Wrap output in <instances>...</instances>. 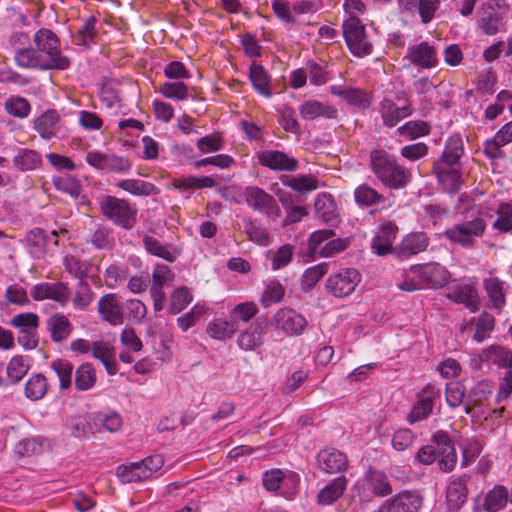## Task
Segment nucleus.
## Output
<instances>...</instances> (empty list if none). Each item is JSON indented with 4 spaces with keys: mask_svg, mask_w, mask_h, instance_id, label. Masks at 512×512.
Instances as JSON below:
<instances>
[{
    "mask_svg": "<svg viewBox=\"0 0 512 512\" xmlns=\"http://www.w3.org/2000/svg\"><path fill=\"white\" fill-rule=\"evenodd\" d=\"M462 154L461 137L451 136L446 142L442 157L434 165L439 183L450 193L458 191L462 184L459 163Z\"/></svg>",
    "mask_w": 512,
    "mask_h": 512,
    "instance_id": "obj_1",
    "label": "nucleus"
},
{
    "mask_svg": "<svg viewBox=\"0 0 512 512\" xmlns=\"http://www.w3.org/2000/svg\"><path fill=\"white\" fill-rule=\"evenodd\" d=\"M449 277L448 270L439 263L412 265L402 272V280L398 287L407 292L440 288L447 284Z\"/></svg>",
    "mask_w": 512,
    "mask_h": 512,
    "instance_id": "obj_2",
    "label": "nucleus"
},
{
    "mask_svg": "<svg viewBox=\"0 0 512 512\" xmlns=\"http://www.w3.org/2000/svg\"><path fill=\"white\" fill-rule=\"evenodd\" d=\"M370 158L373 172L387 187L399 189L408 183V171L396 162L394 156L384 150H374Z\"/></svg>",
    "mask_w": 512,
    "mask_h": 512,
    "instance_id": "obj_3",
    "label": "nucleus"
},
{
    "mask_svg": "<svg viewBox=\"0 0 512 512\" xmlns=\"http://www.w3.org/2000/svg\"><path fill=\"white\" fill-rule=\"evenodd\" d=\"M164 464L161 455H152L142 461L123 464L117 468L116 475L124 483H136L150 480Z\"/></svg>",
    "mask_w": 512,
    "mask_h": 512,
    "instance_id": "obj_4",
    "label": "nucleus"
},
{
    "mask_svg": "<svg viewBox=\"0 0 512 512\" xmlns=\"http://www.w3.org/2000/svg\"><path fill=\"white\" fill-rule=\"evenodd\" d=\"M343 36L350 52L365 57L372 52V43L365 33L364 24L357 17H348L342 24Z\"/></svg>",
    "mask_w": 512,
    "mask_h": 512,
    "instance_id": "obj_5",
    "label": "nucleus"
},
{
    "mask_svg": "<svg viewBox=\"0 0 512 512\" xmlns=\"http://www.w3.org/2000/svg\"><path fill=\"white\" fill-rule=\"evenodd\" d=\"M102 214L114 224L131 229L136 222L137 211L123 199L105 196L99 203Z\"/></svg>",
    "mask_w": 512,
    "mask_h": 512,
    "instance_id": "obj_6",
    "label": "nucleus"
},
{
    "mask_svg": "<svg viewBox=\"0 0 512 512\" xmlns=\"http://www.w3.org/2000/svg\"><path fill=\"white\" fill-rule=\"evenodd\" d=\"M270 325L277 334L287 337L300 336L304 333L308 321L301 313L292 308L278 309L270 320Z\"/></svg>",
    "mask_w": 512,
    "mask_h": 512,
    "instance_id": "obj_7",
    "label": "nucleus"
},
{
    "mask_svg": "<svg viewBox=\"0 0 512 512\" xmlns=\"http://www.w3.org/2000/svg\"><path fill=\"white\" fill-rule=\"evenodd\" d=\"M35 47L41 57L49 58L46 69H66L69 60L59 51V42L55 34L49 30H39L34 36Z\"/></svg>",
    "mask_w": 512,
    "mask_h": 512,
    "instance_id": "obj_8",
    "label": "nucleus"
},
{
    "mask_svg": "<svg viewBox=\"0 0 512 512\" xmlns=\"http://www.w3.org/2000/svg\"><path fill=\"white\" fill-rule=\"evenodd\" d=\"M362 276L355 268H343L330 274L325 282L328 294L336 298L351 295L360 284Z\"/></svg>",
    "mask_w": 512,
    "mask_h": 512,
    "instance_id": "obj_9",
    "label": "nucleus"
},
{
    "mask_svg": "<svg viewBox=\"0 0 512 512\" xmlns=\"http://www.w3.org/2000/svg\"><path fill=\"white\" fill-rule=\"evenodd\" d=\"M359 497L370 501L375 496H386L392 492L387 476L378 470H368L355 485Z\"/></svg>",
    "mask_w": 512,
    "mask_h": 512,
    "instance_id": "obj_10",
    "label": "nucleus"
},
{
    "mask_svg": "<svg viewBox=\"0 0 512 512\" xmlns=\"http://www.w3.org/2000/svg\"><path fill=\"white\" fill-rule=\"evenodd\" d=\"M240 197L241 199L237 200V202L240 203L244 201L255 211L265 213L272 217H279L281 215L280 207L277 205L274 198L259 187H245Z\"/></svg>",
    "mask_w": 512,
    "mask_h": 512,
    "instance_id": "obj_11",
    "label": "nucleus"
},
{
    "mask_svg": "<svg viewBox=\"0 0 512 512\" xmlns=\"http://www.w3.org/2000/svg\"><path fill=\"white\" fill-rule=\"evenodd\" d=\"M486 223L481 218L457 224L445 231V236L453 243L468 247L473 245L475 238L482 236Z\"/></svg>",
    "mask_w": 512,
    "mask_h": 512,
    "instance_id": "obj_12",
    "label": "nucleus"
},
{
    "mask_svg": "<svg viewBox=\"0 0 512 512\" xmlns=\"http://www.w3.org/2000/svg\"><path fill=\"white\" fill-rule=\"evenodd\" d=\"M441 393L434 385L425 386L418 394V400L407 415V421L414 424L426 419L432 412L436 402H439Z\"/></svg>",
    "mask_w": 512,
    "mask_h": 512,
    "instance_id": "obj_13",
    "label": "nucleus"
},
{
    "mask_svg": "<svg viewBox=\"0 0 512 512\" xmlns=\"http://www.w3.org/2000/svg\"><path fill=\"white\" fill-rule=\"evenodd\" d=\"M30 294L35 301L52 300L64 306L69 300V289L62 282H41L34 285Z\"/></svg>",
    "mask_w": 512,
    "mask_h": 512,
    "instance_id": "obj_14",
    "label": "nucleus"
},
{
    "mask_svg": "<svg viewBox=\"0 0 512 512\" xmlns=\"http://www.w3.org/2000/svg\"><path fill=\"white\" fill-rule=\"evenodd\" d=\"M406 57L414 66L421 69H432L438 64L436 50L427 42L411 46Z\"/></svg>",
    "mask_w": 512,
    "mask_h": 512,
    "instance_id": "obj_15",
    "label": "nucleus"
},
{
    "mask_svg": "<svg viewBox=\"0 0 512 512\" xmlns=\"http://www.w3.org/2000/svg\"><path fill=\"white\" fill-rule=\"evenodd\" d=\"M266 325L257 322L242 330L237 337V345L243 351H256L264 344Z\"/></svg>",
    "mask_w": 512,
    "mask_h": 512,
    "instance_id": "obj_16",
    "label": "nucleus"
},
{
    "mask_svg": "<svg viewBox=\"0 0 512 512\" xmlns=\"http://www.w3.org/2000/svg\"><path fill=\"white\" fill-rule=\"evenodd\" d=\"M387 512H418L422 506L421 496L412 491H403L386 502Z\"/></svg>",
    "mask_w": 512,
    "mask_h": 512,
    "instance_id": "obj_17",
    "label": "nucleus"
},
{
    "mask_svg": "<svg viewBox=\"0 0 512 512\" xmlns=\"http://www.w3.org/2000/svg\"><path fill=\"white\" fill-rule=\"evenodd\" d=\"M317 461L320 469L329 474L343 472L348 467L346 455L336 449L322 450Z\"/></svg>",
    "mask_w": 512,
    "mask_h": 512,
    "instance_id": "obj_18",
    "label": "nucleus"
},
{
    "mask_svg": "<svg viewBox=\"0 0 512 512\" xmlns=\"http://www.w3.org/2000/svg\"><path fill=\"white\" fill-rule=\"evenodd\" d=\"M397 227L391 222L381 224L372 240V250L379 256L391 252L394 239L396 237Z\"/></svg>",
    "mask_w": 512,
    "mask_h": 512,
    "instance_id": "obj_19",
    "label": "nucleus"
},
{
    "mask_svg": "<svg viewBox=\"0 0 512 512\" xmlns=\"http://www.w3.org/2000/svg\"><path fill=\"white\" fill-rule=\"evenodd\" d=\"M435 438L439 446L437 459L440 469L445 472L453 470L457 463V454L454 445L444 433L436 434Z\"/></svg>",
    "mask_w": 512,
    "mask_h": 512,
    "instance_id": "obj_20",
    "label": "nucleus"
},
{
    "mask_svg": "<svg viewBox=\"0 0 512 512\" xmlns=\"http://www.w3.org/2000/svg\"><path fill=\"white\" fill-rule=\"evenodd\" d=\"M347 488L345 476H339L330 480L317 494V503L321 506L334 504L342 497Z\"/></svg>",
    "mask_w": 512,
    "mask_h": 512,
    "instance_id": "obj_21",
    "label": "nucleus"
},
{
    "mask_svg": "<svg viewBox=\"0 0 512 512\" xmlns=\"http://www.w3.org/2000/svg\"><path fill=\"white\" fill-rule=\"evenodd\" d=\"M258 160L261 165L273 170L291 171L296 167V160L281 151L264 150L258 153Z\"/></svg>",
    "mask_w": 512,
    "mask_h": 512,
    "instance_id": "obj_22",
    "label": "nucleus"
},
{
    "mask_svg": "<svg viewBox=\"0 0 512 512\" xmlns=\"http://www.w3.org/2000/svg\"><path fill=\"white\" fill-rule=\"evenodd\" d=\"M98 310L101 317L113 325H120L123 322L122 307L115 294L101 297Z\"/></svg>",
    "mask_w": 512,
    "mask_h": 512,
    "instance_id": "obj_23",
    "label": "nucleus"
},
{
    "mask_svg": "<svg viewBox=\"0 0 512 512\" xmlns=\"http://www.w3.org/2000/svg\"><path fill=\"white\" fill-rule=\"evenodd\" d=\"M512 141V121L506 123L492 139L487 140L484 144L485 154L496 159L502 155L501 147Z\"/></svg>",
    "mask_w": 512,
    "mask_h": 512,
    "instance_id": "obj_24",
    "label": "nucleus"
},
{
    "mask_svg": "<svg viewBox=\"0 0 512 512\" xmlns=\"http://www.w3.org/2000/svg\"><path fill=\"white\" fill-rule=\"evenodd\" d=\"M446 403L451 408L463 405L466 414H470L476 402L471 398L465 399V388L460 383L454 382L446 385Z\"/></svg>",
    "mask_w": 512,
    "mask_h": 512,
    "instance_id": "obj_25",
    "label": "nucleus"
},
{
    "mask_svg": "<svg viewBox=\"0 0 512 512\" xmlns=\"http://www.w3.org/2000/svg\"><path fill=\"white\" fill-rule=\"evenodd\" d=\"M26 247L34 258H43L48 252L52 239L39 228L31 230L26 236Z\"/></svg>",
    "mask_w": 512,
    "mask_h": 512,
    "instance_id": "obj_26",
    "label": "nucleus"
},
{
    "mask_svg": "<svg viewBox=\"0 0 512 512\" xmlns=\"http://www.w3.org/2000/svg\"><path fill=\"white\" fill-rule=\"evenodd\" d=\"M92 355L100 360L109 375H115L118 371L113 347L104 341H96L92 345Z\"/></svg>",
    "mask_w": 512,
    "mask_h": 512,
    "instance_id": "obj_27",
    "label": "nucleus"
},
{
    "mask_svg": "<svg viewBox=\"0 0 512 512\" xmlns=\"http://www.w3.org/2000/svg\"><path fill=\"white\" fill-rule=\"evenodd\" d=\"M380 112L385 125L395 126L400 120L411 114V107L407 104L398 106L390 100L381 102Z\"/></svg>",
    "mask_w": 512,
    "mask_h": 512,
    "instance_id": "obj_28",
    "label": "nucleus"
},
{
    "mask_svg": "<svg viewBox=\"0 0 512 512\" xmlns=\"http://www.w3.org/2000/svg\"><path fill=\"white\" fill-rule=\"evenodd\" d=\"M34 127L42 138L50 139L60 128V117L56 111L48 110L35 120Z\"/></svg>",
    "mask_w": 512,
    "mask_h": 512,
    "instance_id": "obj_29",
    "label": "nucleus"
},
{
    "mask_svg": "<svg viewBox=\"0 0 512 512\" xmlns=\"http://www.w3.org/2000/svg\"><path fill=\"white\" fill-rule=\"evenodd\" d=\"M315 210L318 217L328 225H336L338 215L336 213V205L331 195L321 193L316 197Z\"/></svg>",
    "mask_w": 512,
    "mask_h": 512,
    "instance_id": "obj_30",
    "label": "nucleus"
},
{
    "mask_svg": "<svg viewBox=\"0 0 512 512\" xmlns=\"http://www.w3.org/2000/svg\"><path fill=\"white\" fill-rule=\"evenodd\" d=\"M47 59L45 55L44 58L39 55L36 47L24 48L15 54L16 63L23 68L46 69L47 65H49Z\"/></svg>",
    "mask_w": 512,
    "mask_h": 512,
    "instance_id": "obj_31",
    "label": "nucleus"
},
{
    "mask_svg": "<svg viewBox=\"0 0 512 512\" xmlns=\"http://www.w3.org/2000/svg\"><path fill=\"white\" fill-rule=\"evenodd\" d=\"M466 482L463 478H452L447 486L446 498L450 508L458 509L465 502Z\"/></svg>",
    "mask_w": 512,
    "mask_h": 512,
    "instance_id": "obj_32",
    "label": "nucleus"
},
{
    "mask_svg": "<svg viewBox=\"0 0 512 512\" xmlns=\"http://www.w3.org/2000/svg\"><path fill=\"white\" fill-rule=\"evenodd\" d=\"M300 115L305 120H313L320 116L333 118L336 110L333 107L325 106L315 100H307L299 108Z\"/></svg>",
    "mask_w": 512,
    "mask_h": 512,
    "instance_id": "obj_33",
    "label": "nucleus"
},
{
    "mask_svg": "<svg viewBox=\"0 0 512 512\" xmlns=\"http://www.w3.org/2000/svg\"><path fill=\"white\" fill-rule=\"evenodd\" d=\"M122 190L135 196H149L159 194L158 188L150 182L138 179H124L117 183Z\"/></svg>",
    "mask_w": 512,
    "mask_h": 512,
    "instance_id": "obj_34",
    "label": "nucleus"
},
{
    "mask_svg": "<svg viewBox=\"0 0 512 512\" xmlns=\"http://www.w3.org/2000/svg\"><path fill=\"white\" fill-rule=\"evenodd\" d=\"M47 326L51 332L52 340L55 342L67 339L72 330L70 321L62 314L52 315L48 319Z\"/></svg>",
    "mask_w": 512,
    "mask_h": 512,
    "instance_id": "obj_35",
    "label": "nucleus"
},
{
    "mask_svg": "<svg viewBox=\"0 0 512 512\" xmlns=\"http://www.w3.org/2000/svg\"><path fill=\"white\" fill-rule=\"evenodd\" d=\"M237 330L235 321H228L226 319H213L207 325L208 335L216 340H226L231 338Z\"/></svg>",
    "mask_w": 512,
    "mask_h": 512,
    "instance_id": "obj_36",
    "label": "nucleus"
},
{
    "mask_svg": "<svg viewBox=\"0 0 512 512\" xmlns=\"http://www.w3.org/2000/svg\"><path fill=\"white\" fill-rule=\"evenodd\" d=\"M250 80L253 87L264 97L269 98L272 95L270 78L264 68L253 62L250 67Z\"/></svg>",
    "mask_w": 512,
    "mask_h": 512,
    "instance_id": "obj_37",
    "label": "nucleus"
},
{
    "mask_svg": "<svg viewBox=\"0 0 512 512\" xmlns=\"http://www.w3.org/2000/svg\"><path fill=\"white\" fill-rule=\"evenodd\" d=\"M450 298L456 303L464 304L471 312H476L479 308L478 294L471 286H459L450 294Z\"/></svg>",
    "mask_w": 512,
    "mask_h": 512,
    "instance_id": "obj_38",
    "label": "nucleus"
},
{
    "mask_svg": "<svg viewBox=\"0 0 512 512\" xmlns=\"http://www.w3.org/2000/svg\"><path fill=\"white\" fill-rule=\"evenodd\" d=\"M48 391V382L42 374H33L25 384V396L31 401L42 399Z\"/></svg>",
    "mask_w": 512,
    "mask_h": 512,
    "instance_id": "obj_39",
    "label": "nucleus"
},
{
    "mask_svg": "<svg viewBox=\"0 0 512 512\" xmlns=\"http://www.w3.org/2000/svg\"><path fill=\"white\" fill-rule=\"evenodd\" d=\"M508 503V490L498 485L490 490L484 500V509L488 512H498Z\"/></svg>",
    "mask_w": 512,
    "mask_h": 512,
    "instance_id": "obj_40",
    "label": "nucleus"
},
{
    "mask_svg": "<svg viewBox=\"0 0 512 512\" xmlns=\"http://www.w3.org/2000/svg\"><path fill=\"white\" fill-rule=\"evenodd\" d=\"M143 243L145 249L152 255L163 258L166 261L173 262L177 258V250L171 246L161 244L152 236H144Z\"/></svg>",
    "mask_w": 512,
    "mask_h": 512,
    "instance_id": "obj_41",
    "label": "nucleus"
},
{
    "mask_svg": "<svg viewBox=\"0 0 512 512\" xmlns=\"http://www.w3.org/2000/svg\"><path fill=\"white\" fill-rule=\"evenodd\" d=\"M332 92L357 108H366L370 104V97L359 89L333 87Z\"/></svg>",
    "mask_w": 512,
    "mask_h": 512,
    "instance_id": "obj_42",
    "label": "nucleus"
},
{
    "mask_svg": "<svg viewBox=\"0 0 512 512\" xmlns=\"http://www.w3.org/2000/svg\"><path fill=\"white\" fill-rule=\"evenodd\" d=\"M428 246V238L424 233L408 234L401 242L400 250L404 254L414 255L424 251Z\"/></svg>",
    "mask_w": 512,
    "mask_h": 512,
    "instance_id": "obj_43",
    "label": "nucleus"
},
{
    "mask_svg": "<svg viewBox=\"0 0 512 512\" xmlns=\"http://www.w3.org/2000/svg\"><path fill=\"white\" fill-rule=\"evenodd\" d=\"M484 287L493 306L501 309L505 304L504 282L495 277L484 280Z\"/></svg>",
    "mask_w": 512,
    "mask_h": 512,
    "instance_id": "obj_44",
    "label": "nucleus"
},
{
    "mask_svg": "<svg viewBox=\"0 0 512 512\" xmlns=\"http://www.w3.org/2000/svg\"><path fill=\"white\" fill-rule=\"evenodd\" d=\"M29 364L26 358L21 355L13 356L6 367V375L13 384L18 383L28 372Z\"/></svg>",
    "mask_w": 512,
    "mask_h": 512,
    "instance_id": "obj_45",
    "label": "nucleus"
},
{
    "mask_svg": "<svg viewBox=\"0 0 512 512\" xmlns=\"http://www.w3.org/2000/svg\"><path fill=\"white\" fill-rule=\"evenodd\" d=\"M294 248L290 244H284L277 250H269L267 258L271 261V269L276 271L287 266L293 257Z\"/></svg>",
    "mask_w": 512,
    "mask_h": 512,
    "instance_id": "obj_46",
    "label": "nucleus"
},
{
    "mask_svg": "<svg viewBox=\"0 0 512 512\" xmlns=\"http://www.w3.org/2000/svg\"><path fill=\"white\" fill-rule=\"evenodd\" d=\"M96 382V372L91 364L80 365L75 372V386L79 391L90 390Z\"/></svg>",
    "mask_w": 512,
    "mask_h": 512,
    "instance_id": "obj_47",
    "label": "nucleus"
},
{
    "mask_svg": "<svg viewBox=\"0 0 512 512\" xmlns=\"http://www.w3.org/2000/svg\"><path fill=\"white\" fill-rule=\"evenodd\" d=\"M483 359L501 367H512V351L502 346H491L483 351Z\"/></svg>",
    "mask_w": 512,
    "mask_h": 512,
    "instance_id": "obj_48",
    "label": "nucleus"
},
{
    "mask_svg": "<svg viewBox=\"0 0 512 512\" xmlns=\"http://www.w3.org/2000/svg\"><path fill=\"white\" fill-rule=\"evenodd\" d=\"M285 295V288L277 280H270L266 282L263 295L261 297V304L264 307H269L272 304L282 301Z\"/></svg>",
    "mask_w": 512,
    "mask_h": 512,
    "instance_id": "obj_49",
    "label": "nucleus"
},
{
    "mask_svg": "<svg viewBox=\"0 0 512 512\" xmlns=\"http://www.w3.org/2000/svg\"><path fill=\"white\" fill-rule=\"evenodd\" d=\"M282 182L285 186L294 191L305 194L318 188L317 180L312 176L283 177Z\"/></svg>",
    "mask_w": 512,
    "mask_h": 512,
    "instance_id": "obj_50",
    "label": "nucleus"
},
{
    "mask_svg": "<svg viewBox=\"0 0 512 512\" xmlns=\"http://www.w3.org/2000/svg\"><path fill=\"white\" fill-rule=\"evenodd\" d=\"M40 163L41 157L34 150L22 149L14 157V165L22 171L34 170Z\"/></svg>",
    "mask_w": 512,
    "mask_h": 512,
    "instance_id": "obj_51",
    "label": "nucleus"
},
{
    "mask_svg": "<svg viewBox=\"0 0 512 512\" xmlns=\"http://www.w3.org/2000/svg\"><path fill=\"white\" fill-rule=\"evenodd\" d=\"M51 368L59 379L60 389H67L72 383L73 365L64 359L52 361Z\"/></svg>",
    "mask_w": 512,
    "mask_h": 512,
    "instance_id": "obj_52",
    "label": "nucleus"
},
{
    "mask_svg": "<svg viewBox=\"0 0 512 512\" xmlns=\"http://www.w3.org/2000/svg\"><path fill=\"white\" fill-rule=\"evenodd\" d=\"M193 300L190 291L186 287H180L170 296L169 312L178 314L183 311Z\"/></svg>",
    "mask_w": 512,
    "mask_h": 512,
    "instance_id": "obj_53",
    "label": "nucleus"
},
{
    "mask_svg": "<svg viewBox=\"0 0 512 512\" xmlns=\"http://www.w3.org/2000/svg\"><path fill=\"white\" fill-rule=\"evenodd\" d=\"M159 92L168 99L183 101L188 98V87L182 81L165 82L161 85Z\"/></svg>",
    "mask_w": 512,
    "mask_h": 512,
    "instance_id": "obj_54",
    "label": "nucleus"
},
{
    "mask_svg": "<svg viewBox=\"0 0 512 512\" xmlns=\"http://www.w3.org/2000/svg\"><path fill=\"white\" fill-rule=\"evenodd\" d=\"M299 483L300 476L297 473L285 470L284 477L278 489L279 494L288 500H292L298 491Z\"/></svg>",
    "mask_w": 512,
    "mask_h": 512,
    "instance_id": "obj_55",
    "label": "nucleus"
},
{
    "mask_svg": "<svg viewBox=\"0 0 512 512\" xmlns=\"http://www.w3.org/2000/svg\"><path fill=\"white\" fill-rule=\"evenodd\" d=\"M327 273L326 264H317L307 268L301 278V287L304 291L311 290Z\"/></svg>",
    "mask_w": 512,
    "mask_h": 512,
    "instance_id": "obj_56",
    "label": "nucleus"
},
{
    "mask_svg": "<svg viewBox=\"0 0 512 512\" xmlns=\"http://www.w3.org/2000/svg\"><path fill=\"white\" fill-rule=\"evenodd\" d=\"M52 182L57 190L72 197H77L80 194L81 185L74 176L68 174L57 176L53 178Z\"/></svg>",
    "mask_w": 512,
    "mask_h": 512,
    "instance_id": "obj_57",
    "label": "nucleus"
},
{
    "mask_svg": "<svg viewBox=\"0 0 512 512\" xmlns=\"http://www.w3.org/2000/svg\"><path fill=\"white\" fill-rule=\"evenodd\" d=\"M5 299L8 303L20 307H25L30 304V299L28 297L27 291L20 286L19 284H11L9 285L4 294Z\"/></svg>",
    "mask_w": 512,
    "mask_h": 512,
    "instance_id": "obj_58",
    "label": "nucleus"
},
{
    "mask_svg": "<svg viewBox=\"0 0 512 512\" xmlns=\"http://www.w3.org/2000/svg\"><path fill=\"white\" fill-rule=\"evenodd\" d=\"M400 135L408 139H416L429 133V126L424 121H408L398 128Z\"/></svg>",
    "mask_w": 512,
    "mask_h": 512,
    "instance_id": "obj_59",
    "label": "nucleus"
},
{
    "mask_svg": "<svg viewBox=\"0 0 512 512\" xmlns=\"http://www.w3.org/2000/svg\"><path fill=\"white\" fill-rule=\"evenodd\" d=\"M415 439L416 435L410 429H398L392 436V447L398 452L405 451L412 446Z\"/></svg>",
    "mask_w": 512,
    "mask_h": 512,
    "instance_id": "obj_60",
    "label": "nucleus"
},
{
    "mask_svg": "<svg viewBox=\"0 0 512 512\" xmlns=\"http://www.w3.org/2000/svg\"><path fill=\"white\" fill-rule=\"evenodd\" d=\"M495 320L494 317L488 313H484L479 316L476 324V330L473 339L477 342H482L487 339L494 329Z\"/></svg>",
    "mask_w": 512,
    "mask_h": 512,
    "instance_id": "obj_61",
    "label": "nucleus"
},
{
    "mask_svg": "<svg viewBox=\"0 0 512 512\" xmlns=\"http://www.w3.org/2000/svg\"><path fill=\"white\" fill-rule=\"evenodd\" d=\"M11 325L19 328L20 331H34L39 325V317L31 312L20 313L12 318Z\"/></svg>",
    "mask_w": 512,
    "mask_h": 512,
    "instance_id": "obj_62",
    "label": "nucleus"
},
{
    "mask_svg": "<svg viewBox=\"0 0 512 512\" xmlns=\"http://www.w3.org/2000/svg\"><path fill=\"white\" fill-rule=\"evenodd\" d=\"M5 109L8 114L24 118L30 113V105L25 98L22 97H11L5 103Z\"/></svg>",
    "mask_w": 512,
    "mask_h": 512,
    "instance_id": "obj_63",
    "label": "nucleus"
},
{
    "mask_svg": "<svg viewBox=\"0 0 512 512\" xmlns=\"http://www.w3.org/2000/svg\"><path fill=\"white\" fill-rule=\"evenodd\" d=\"M16 451L22 456H34L43 451V441L40 438H26L18 442Z\"/></svg>",
    "mask_w": 512,
    "mask_h": 512,
    "instance_id": "obj_64",
    "label": "nucleus"
}]
</instances>
